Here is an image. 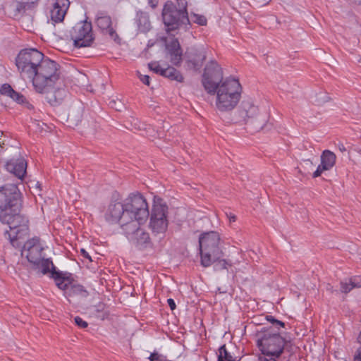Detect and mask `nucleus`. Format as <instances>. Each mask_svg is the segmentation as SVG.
Instances as JSON below:
<instances>
[{
    "instance_id": "obj_1",
    "label": "nucleus",
    "mask_w": 361,
    "mask_h": 361,
    "mask_svg": "<svg viewBox=\"0 0 361 361\" xmlns=\"http://www.w3.org/2000/svg\"><path fill=\"white\" fill-rule=\"evenodd\" d=\"M202 85L209 94H216V107L221 112L232 111L239 103L242 87L238 79L223 80V71L215 61H210L204 68Z\"/></svg>"
},
{
    "instance_id": "obj_2",
    "label": "nucleus",
    "mask_w": 361,
    "mask_h": 361,
    "mask_svg": "<svg viewBox=\"0 0 361 361\" xmlns=\"http://www.w3.org/2000/svg\"><path fill=\"white\" fill-rule=\"evenodd\" d=\"M59 75L58 63L46 58L36 69L33 76L30 78L29 80L32 81L36 92L43 93L47 92L54 86L59 80Z\"/></svg>"
},
{
    "instance_id": "obj_3",
    "label": "nucleus",
    "mask_w": 361,
    "mask_h": 361,
    "mask_svg": "<svg viewBox=\"0 0 361 361\" xmlns=\"http://www.w3.org/2000/svg\"><path fill=\"white\" fill-rule=\"evenodd\" d=\"M43 250L44 246L40 239L38 237H34L25 242L22 255L26 257L32 269L46 275L50 271L53 262L50 259L43 256Z\"/></svg>"
},
{
    "instance_id": "obj_4",
    "label": "nucleus",
    "mask_w": 361,
    "mask_h": 361,
    "mask_svg": "<svg viewBox=\"0 0 361 361\" xmlns=\"http://www.w3.org/2000/svg\"><path fill=\"white\" fill-rule=\"evenodd\" d=\"M177 4L167 1L162 10V18L167 32L187 25L190 23L186 0H177Z\"/></svg>"
},
{
    "instance_id": "obj_5",
    "label": "nucleus",
    "mask_w": 361,
    "mask_h": 361,
    "mask_svg": "<svg viewBox=\"0 0 361 361\" xmlns=\"http://www.w3.org/2000/svg\"><path fill=\"white\" fill-rule=\"evenodd\" d=\"M125 212L123 221L128 224L136 221L138 223H145L149 214L147 202L145 198L140 193L131 194L124 201Z\"/></svg>"
},
{
    "instance_id": "obj_6",
    "label": "nucleus",
    "mask_w": 361,
    "mask_h": 361,
    "mask_svg": "<svg viewBox=\"0 0 361 361\" xmlns=\"http://www.w3.org/2000/svg\"><path fill=\"white\" fill-rule=\"evenodd\" d=\"M20 210L6 213L4 219L0 218V221L9 226V231H6L4 235L13 246H15L17 240L25 237L29 231L28 219L20 213Z\"/></svg>"
},
{
    "instance_id": "obj_7",
    "label": "nucleus",
    "mask_w": 361,
    "mask_h": 361,
    "mask_svg": "<svg viewBox=\"0 0 361 361\" xmlns=\"http://www.w3.org/2000/svg\"><path fill=\"white\" fill-rule=\"evenodd\" d=\"M256 337L257 345L263 355L279 357L282 354L286 340L279 333L267 329L258 332Z\"/></svg>"
},
{
    "instance_id": "obj_8",
    "label": "nucleus",
    "mask_w": 361,
    "mask_h": 361,
    "mask_svg": "<svg viewBox=\"0 0 361 361\" xmlns=\"http://www.w3.org/2000/svg\"><path fill=\"white\" fill-rule=\"evenodd\" d=\"M44 59V54L36 49H26L20 51L16 64L22 78L30 79Z\"/></svg>"
},
{
    "instance_id": "obj_9",
    "label": "nucleus",
    "mask_w": 361,
    "mask_h": 361,
    "mask_svg": "<svg viewBox=\"0 0 361 361\" xmlns=\"http://www.w3.org/2000/svg\"><path fill=\"white\" fill-rule=\"evenodd\" d=\"M22 207L21 193L16 184L7 183L0 187V218L11 211Z\"/></svg>"
},
{
    "instance_id": "obj_10",
    "label": "nucleus",
    "mask_w": 361,
    "mask_h": 361,
    "mask_svg": "<svg viewBox=\"0 0 361 361\" xmlns=\"http://www.w3.org/2000/svg\"><path fill=\"white\" fill-rule=\"evenodd\" d=\"M168 207L162 202L161 199H154L152 209L149 227L153 233H164L168 228Z\"/></svg>"
},
{
    "instance_id": "obj_11",
    "label": "nucleus",
    "mask_w": 361,
    "mask_h": 361,
    "mask_svg": "<svg viewBox=\"0 0 361 361\" xmlns=\"http://www.w3.org/2000/svg\"><path fill=\"white\" fill-rule=\"evenodd\" d=\"M71 39L76 48L91 46L94 41L92 23L87 21H80L73 27L70 32Z\"/></svg>"
},
{
    "instance_id": "obj_12",
    "label": "nucleus",
    "mask_w": 361,
    "mask_h": 361,
    "mask_svg": "<svg viewBox=\"0 0 361 361\" xmlns=\"http://www.w3.org/2000/svg\"><path fill=\"white\" fill-rule=\"evenodd\" d=\"M142 223L136 221L125 227L124 234L128 239L135 246L141 248L150 243V238L148 233L140 228Z\"/></svg>"
},
{
    "instance_id": "obj_13",
    "label": "nucleus",
    "mask_w": 361,
    "mask_h": 361,
    "mask_svg": "<svg viewBox=\"0 0 361 361\" xmlns=\"http://www.w3.org/2000/svg\"><path fill=\"white\" fill-rule=\"evenodd\" d=\"M219 240L220 238L216 232L204 233L199 239L200 250H209L212 252L214 259H219L222 256V252L219 247Z\"/></svg>"
},
{
    "instance_id": "obj_14",
    "label": "nucleus",
    "mask_w": 361,
    "mask_h": 361,
    "mask_svg": "<svg viewBox=\"0 0 361 361\" xmlns=\"http://www.w3.org/2000/svg\"><path fill=\"white\" fill-rule=\"evenodd\" d=\"M125 207L123 203L119 202H111L108 206V208L105 213V219L109 224L118 223L123 230H125V227H127L129 224L128 222H124L123 217L124 216Z\"/></svg>"
},
{
    "instance_id": "obj_15",
    "label": "nucleus",
    "mask_w": 361,
    "mask_h": 361,
    "mask_svg": "<svg viewBox=\"0 0 361 361\" xmlns=\"http://www.w3.org/2000/svg\"><path fill=\"white\" fill-rule=\"evenodd\" d=\"M95 23L99 29L105 35L116 40L118 38L116 30L112 26L111 18L104 11H98L96 15Z\"/></svg>"
},
{
    "instance_id": "obj_16",
    "label": "nucleus",
    "mask_w": 361,
    "mask_h": 361,
    "mask_svg": "<svg viewBox=\"0 0 361 361\" xmlns=\"http://www.w3.org/2000/svg\"><path fill=\"white\" fill-rule=\"evenodd\" d=\"M320 160V164L313 173V178L319 177L324 171L331 170L336 164V156L333 152L325 149L321 154Z\"/></svg>"
},
{
    "instance_id": "obj_17",
    "label": "nucleus",
    "mask_w": 361,
    "mask_h": 361,
    "mask_svg": "<svg viewBox=\"0 0 361 361\" xmlns=\"http://www.w3.org/2000/svg\"><path fill=\"white\" fill-rule=\"evenodd\" d=\"M68 0H56L51 10L50 16L54 23H61L63 20L66 12L69 8Z\"/></svg>"
},
{
    "instance_id": "obj_18",
    "label": "nucleus",
    "mask_w": 361,
    "mask_h": 361,
    "mask_svg": "<svg viewBox=\"0 0 361 361\" xmlns=\"http://www.w3.org/2000/svg\"><path fill=\"white\" fill-rule=\"evenodd\" d=\"M6 169L22 180L26 173L27 162L23 158L13 159L6 163Z\"/></svg>"
},
{
    "instance_id": "obj_19",
    "label": "nucleus",
    "mask_w": 361,
    "mask_h": 361,
    "mask_svg": "<svg viewBox=\"0 0 361 361\" xmlns=\"http://www.w3.org/2000/svg\"><path fill=\"white\" fill-rule=\"evenodd\" d=\"M48 274H50L51 278L54 279L56 285L61 290H66L68 288L70 281L68 278L66 277V273L56 271L54 265L53 264Z\"/></svg>"
},
{
    "instance_id": "obj_20",
    "label": "nucleus",
    "mask_w": 361,
    "mask_h": 361,
    "mask_svg": "<svg viewBox=\"0 0 361 361\" xmlns=\"http://www.w3.org/2000/svg\"><path fill=\"white\" fill-rule=\"evenodd\" d=\"M135 20L140 32H146L149 30L151 24L147 13L141 11H137Z\"/></svg>"
},
{
    "instance_id": "obj_21",
    "label": "nucleus",
    "mask_w": 361,
    "mask_h": 361,
    "mask_svg": "<svg viewBox=\"0 0 361 361\" xmlns=\"http://www.w3.org/2000/svg\"><path fill=\"white\" fill-rule=\"evenodd\" d=\"M46 93L47 94V99L52 106L61 104L66 96V91L64 89H57L53 92H49V90Z\"/></svg>"
},
{
    "instance_id": "obj_22",
    "label": "nucleus",
    "mask_w": 361,
    "mask_h": 361,
    "mask_svg": "<svg viewBox=\"0 0 361 361\" xmlns=\"http://www.w3.org/2000/svg\"><path fill=\"white\" fill-rule=\"evenodd\" d=\"M206 59V54L204 50L197 51L188 61L189 66L195 70H199Z\"/></svg>"
},
{
    "instance_id": "obj_23",
    "label": "nucleus",
    "mask_w": 361,
    "mask_h": 361,
    "mask_svg": "<svg viewBox=\"0 0 361 361\" xmlns=\"http://www.w3.org/2000/svg\"><path fill=\"white\" fill-rule=\"evenodd\" d=\"M162 76L169 78L171 80H176L177 82H183V77L175 68L172 66H167L164 68Z\"/></svg>"
},
{
    "instance_id": "obj_24",
    "label": "nucleus",
    "mask_w": 361,
    "mask_h": 361,
    "mask_svg": "<svg viewBox=\"0 0 361 361\" xmlns=\"http://www.w3.org/2000/svg\"><path fill=\"white\" fill-rule=\"evenodd\" d=\"M243 110L245 113V116L247 118H253L258 113V108L254 105L251 102L247 101L243 103Z\"/></svg>"
},
{
    "instance_id": "obj_25",
    "label": "nucleus",
    "mask_w": 361,
    "mask_h": 361,
    "mask_svg": "<svg viewBox=\"0 0 361 361\" xmlns=\"http://www.w3.org/2000/svg\"><path fill=\"white\" fill-rule=\"evenodd\" d=\"M201 255V265L204 267H209L214 262L216 259H214L212 256V252L209 250H200Z\"/></svg>"
},
{
    "instance_id": "obj_26",
    "label": "nucleus",
    "mask_w": 361,
    "mask_h": 361,
    "mask_svg": "<svg viewBox=\"0 0 361 361\" xmlns=\"http://www.w3.org/2000/svg\"><path fill=\"white\" fill-rule=\"evenodd\" d=\"M219 354L217 361H235L229 352L226 350V345H221L219 349Z\"/></svg>"
},
{
    "instance_id": "obj_27",
    "label": "nucleus",
    "mask_w": 361,
    "mask_h": 361,
    "mask_svg": "<svg viewBox=\"0 0 361 361\" xmlns=\"http://www.w3.org/2000/svg\"><path fill=\"white\" fill-rule=\"evenodd\" d=\"M169 52L170 54L171 63L176 66L179 65L182 61V50L176 49Z\"/></svg>"
},
{
    "instance_id": "obj_28",
    "label": "nucleus",
    "mask_w": 361,
    "mask_h": 361,
    "mask_svg": "<svg viewBox=\"0 0 361 361\" xmlns=\"http://www.w3.org/2000/svg\"><path fill=\"white\" fill-rule=\"evenodd\" d=\"M15 90L11 87L9 84H4L0 88V94L11 97L12 94H14Z\"/></svg>"
},
{
    "instance_id": "obj_29",
    "label": "nucleus",
    "mask_w": 361,
    "mask_h": 361,
    "mask_svg": "<svg viewBox=\"0 0 361 361\" xmlns=\"http://www.w3.org/2000/svg\"><path fill=\"white\" fill-rule=\"evenodd\" d=\"M13 101L16 102L18 104H29V103L27 102L26 98L20 93L14 92V94H12L11 97Z\"/></svg>"
},
{
    "instance_id": "obj_30",
    "label": "nucleus",
    "mask_w": 361,
    "mask_h": 361,
    "mask_svg": "<svg viewBox=\"0 0 361 361\" xmlns=\"http://www.w3.org/2000/svg\"><path fill=\"white\" fill-rule=\"evenodd\" d=\"M191 20L200 25H205L207 24V18L204 16H202V15H199V14H192L191 15Z\"/></svg>"
},
{
    "instance_id": "obj_31",
    "label": "nucleus",
    "mask_w": 361,
    "mask_h": 361,
    "mask_svg": "<svg viewBox=\"0 0 361 361\" xmlns=\"http://www.w3.org/2000/svg\"><path fill=\"white\" fill-rule=\"evenodd\" d=\"M353 289V286L351 283V279L348 281H343L341 282V290L343 293H347Z\"/></svg>"
},
{
    "instance_id": "obj_32",
    "label": "nucleus",
    "mask_w": 361,
    "mask_h": 361,
    "mask_svg": "<svg viewBox=\"0 0 361 361\" xmlns=\"http://www.w3.org/2000/svg\"><path fill=\"white\" fill-rule=\"evenodd\" d=\"M149 68L155 73L163 75L164 68L161 67L157 62H152L149 63Z\"/></svg>"
},
{
    "instance_id": "obj_33",
    "label": "nucleus",
    "mask_w": 361,
    "mask_h": 361,
    "mask_svg": "<svg viewBox=\"0 0 361 361\" xmlns=\"http://www.w3.org/2000/svg\"><path fill=\"white\" fill-rule=\"evenodd\" d=\"M216 261L218 262L217 264L215 265V269L216 270L227 269L228 267L231 266V263L226 259H220L219 258V260Z\"/></svg>"
},
{
    "instance_id": "obj_34",
    "label": "nucleus",
    "mask_w": 361,
    "mask_h": 361,
    "mask_svg": "<svg viewBox=\"0 0 361 361\" xmlns=\"http://www.w3.org/2000/svg\"><path fill=\"white\" fill-rule=\"evenodd\" d=\"M167 48L169 51H175L176 49H181L180 45L177 39L171 40V42L168 44Z\"/></svg>"
},
{
    "instance_id": "obj_35",
    "label": "nucleus",
    "mask_w": 361,
    "mask_h": 361,
    "mask_svg": "<svg viewBox=\"0 0 361 361\" xmlns=\"http://www.w3.org/2000/svg\"><path fill=\"white\" fill-rule=\"evenodd\" d=\"M350 279L353 288H361V276H355Z\"/></svg>"
},
{
    "instance_id": "obj_36",
    "label": "nucleus",
    "mask_w": 361,
    "mask_h": 361,
    "mask_svg": "<svg viewBox=\"0 0 361 361\" xmlns=\"http://www.w3.org/2000/svg\"><path fill=\"white\" fill-rule=\"evenodd\" d=\"M74 320L75 323L80 328H86L88 326L87 322L78 316L75 317Z\"/></svg>"
},
{
    "instance_id": "obj_37",
    "label": "nucleus",
    "mask_w": 361,
    "mask_h": 361,
    "mask_svg": "<svg viewBox=\"0 0 361 361\" xmlns=\"http://www.w3.org/2000/svg\"><path fill=\"white\" fill-rule=\"evenodd\" d=\"M140 80L146 85H149L150 84V80L149 76L147 75H142L140 74L139 75Z\"/></svg>"
},
{
    "instance_id": "obj_38",
    "label": "nucleus",
    "mask_w": 361,
    "mask_h": 361,
    "mask_svg": "<svg viewBox=\"0 0 361 361\" xmlns=\"http://www.w3.org/2000/svg\"><path fill=\"white\" fill-rule=\"evenodd\" d=\"M354 361H361V347L357 350L354 356Z\"/></svg>"
},
{
    "instance_id": "obj_39",
    "label": "nucleus",
    "mask_w": 361,
    "mask_h": 361,
    "mask_svg": "<svg viewBox=\"0 0 361 361\" xmlns=\"http://www.w3.org/2000/svg\"><path fill=\"white\" fill-rule=\"evenodd\" d=\"M275 328L279 329L280 328L284 327L285 324L279 320H276L274 324H272Z\"/></svg>"
},
{
    "instance_id": "obj_40",
    "label": "nucleus",
    "mask_w": 361,
    "mask_h": 361,
    "mask_svg": "<svg viewBox=\"0 0 361 361\" xmlns=\"http://www.w3.org/2000/svg\"><path fill=\"white\" fill-rule=\"evenodd\" d=\"M167 303L169 305V306L170 307L171 310H173L176 309V303L174 302V300L172 299V298H169L167 300Z\"/></svg>"
},
{
    "instance_id": "obj_41",
    "label": "nucleus",
    "mask_w": 361,
    "mask_h": 361,
    "mask_svg": "<svg viewBox=\"0 0 361 361\" xmlns=\"http://www.w3.org/2000/svg\"><path fill=\"white\" fill-rule=\"evenodd\" d=\"M226 214L228 219H229L230 222L235 221L236 216L234 214L229 212V213H226Z\"/></svg>"
},
{
    "instance_id": "obj_42",
    "label": "nucleus",
    "mask_w": 361,
    "mask_h": 361,
    "mask_svg": "<svg viewBox=\"0 0 361 361\" xmlns=\"http://www.w3.org/2000/svg\"><path fill=\"white\" fill-rule=\"evenodd\" d=\"M259 361H277L276 357H259Z\"/></svg>"
},
{
    "instance_id": "obj_43",
    "label": "nucleus",
    "mask_w": 361,
    "mask_h": 361,
    "mask_svg": "<svg viewBox=\"0 0 361 361\" xmlns=\"http://www.w3.org/2000/svg\"><path fill=\"white\" fill-rule=\"evenodd\" d=\"M266 319L271 324H274V323H275V322L277 320L276 319H275L273 316L271 315H267L266 316Z\"/></svg>"
},
{
    "instance_id": "obj_44",
    "label": "nucleus",
    "mask_w": 361,
    "mask_h": 361,
    "mask_svg": "<svg viewBox=\"0 0 361 361\" xmlns=\"http://www.w3.org/2000/svg\"><path fill=\"white\" fill-rule=\"evenodd\" d=\"M337 147L339 149V151L341 152H344L346 151V149H345L344 145L342 142H338L337 144Z\"/></svg>"
},
{
    "instance_id": "obj_45",
    "label": "nucleus",
    "mask_w": 361,
    "mask_h": 361,
    "mask_svg": "<svg viewBox=\"0 0 361 361\" xmlns=\"http://www.w3.org/2000/svg\"><path fill=\"white\" fill-rule=\"evenodd\" d=\"M148 4L152 8H155L157 6L158 0H148Z\"/></svg>"
},
{
    "instance_id": "obj_46",
    "label": "nucleus",
    "mask_w": 361,
    "mask_h": 361,
    "mask_svg": "<svg viewBox=\"0 0 361 361\" xmlns=\"http://www.w3.org/2000/svg\"><path fill=\"white\" fill-rule=\"evenodd\" d=\"M260 6H264L267 4L270 0H255Z\"/></svg>"
},
{
    "instance_id": "obj_47",
    "label": "nucleus",
    "mask_w": 361,
    "mask_h": 361,
    "mask_svg": "<svg viewBox=\"0 0 361 361\" xmlns=\"http://www.w3.org/2000/svg\"><path fill=\"white\" fill-rule=\"evenodd\" d=\"M81 252L82 253V255L85 257L90 258L88 253L84 249L81 250Z\"/></svg>"
},
{
    "instance_id": "obj_48",
    "label": "nucleus",
    "mask_w": 361,
    "mask_h": 361,
    "mask_svg": "<svg viewBox=\"0 0 361 361\" xmlns=\"http://www.w3.org/2000/svg\"><path fill=\"white\" fill-rule=\"evenodd\" d=\"M357 340H358V342H359L360 343H361V331H360V333L359 334V336H358Z\"/></svg>"
}]
</instances>
